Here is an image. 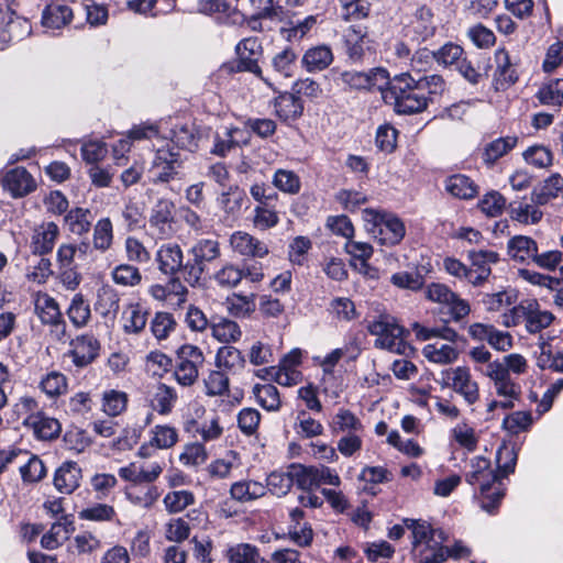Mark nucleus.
<instances>
[{
    "label": "nucleus",
    "instance_id": "12",
    "mask_svg": "<svg viewBox=\"0 0 563 563\" xmlns=\"http://www.w3.org/2000/svg\"><path fill=\"white\" fill-rule=\"evenodd\" d=\"M34 310L43 324L52 327L57 340L66 336V323L63 319L57 301L46 292L34 296Z\"/></svg>",
    "mask_w": 563,
    "mask_h": 563
},
{
    "label": "nucleus",
    "instance_id": "50",
    "mask_svg": "<svg viewBox=\"0 0 563 563\" xmlns=\"http://www.w3.org/2000/svg\"><path fill=\"white\" fill-rule=\"evenodd\" d=\"M113 243V225L109 218H101L93 227V249L102 253L110 250Z\"/></svg>",
    "mask_w": 563,
    "mask_h": 563
},
{
    "label": "nucleus",
    "instance_id": "18",
    "mask_svg": "<svg viewBox=\"0 0 563 563\" xmlns=\"http://www.w3.org/2000/svg\"><path fill=\"white\" fill-rule=\"evenodd\" d=\"M36 180L24 167H14L2 177V187L13 198H23L36 189Z\"/></svg>",
    "mask_w": 563,
    "mask_h": 563
},
{
    "label": "nucleus",
    "instance_id": "61",
    "mask_svg": "<svg viewBox=\"0 0 563 563\" xmlns=\"http://www.w3.org/2000/svg\"><path fill=\"white\" fill-rule=\"evenodd\" d=\"M19 471L23 482L25 483L40 482L46 475L44 463L37 455L32 453H30V459L25 460Z\"/></svg>",
    "mask_w": 563,
    "mask_h": 563
},
{
    "label": "nucleus",
    "instance_id": "52",
    "mask_svg": "<svg viewBox=\"0 0 563 563\" xmlns=\"http://www.w3.org/2000/svg\"><path fill=\"white\" fill-rule=\"evenodd\" d=\"M332 430L336 433H358L363 430L361 420L349 409L340 408L332 420Z\"/></svg>",
    "mask_w": 563,
    "mask_h": 563
},
{
    "label": "nucleus",
    "instance_id": "19",
    "mask_svg": "<svg viewBox=\"0 0 563 563\" xmlns=\"http://www.w3.org/2000/svg\"><path fill=\"white\" fill-rule=\"evenodd\" d=\"M239 56L238 69L262 75L258 58L263 53L260 40L255 36L243 38L235 47Z\"/></svg>",
    "mask_w": 563,
    "mask_h": 563
},
{
    "label": "nucleus",
    "instance_id": "11",
    "mask_svg": "<svg viewBox=\"0 0 563 563\" xmlns=\"http://www.w3.org/2000/svg\"><path fill=\"white\" fill-rule=\"evenodd\" d=\"M426 297L430 301L445 306L454 321L464 319L471 312L470 303L444 284L431 283L428 285Z\"/></svg>",
    "mask_w": 563,
    "mask_h": 563
},
{
    "label": "nucleus",
    "instance_id": "42",
    "mask_svg": "<svg viewBox=\"0 0 563 563\" xmlns=\"http://www.w3.org/2000/svg\"><path fill=\"white\" fill-rule=\"evenodd\" d=\"M423 356L431 363L448 365L459 357L457 350L449 344L430 343L422 349Z\"/></svg>",
    "mask_w": 563,
    "mask_h": 563
},
{
    "label": "nucleus",
    "instance_id": "22",
    "mask_svg": "<svg viewBox=\"0 0 563 563\" xmlns=\"http://www.w3.org/2000/svg\"><path fill=\"white\" fill-rule=\"evenodd\" d=\"M494 60L496 64L493 74V86L495 90H505L516 82L517 73L511 65L508 52L505 48H498L495 52Z\"/></svg>",
    "mask_w": 563,
    "mask_h": 563
},
{
    "label": "nucleus",
    "instance_id": "34",
    "mask_svg": "<svg viewBox=\"0 0 563 563\" xmlns=\"http://www.w3.org/2000/svg\"><path fill=\"white\" fill-rule=\"evenodd\" d=\"M297 465L292 464L288 472H272L266 478V492L268 490L273 495L278 497L285 496L295 484L297 486L296 473Z\"/></svg>",
    "mask_w": 563,
    "mask_h": 563
},
{
    "label": "nucleus",
    "instance_id": "47",
    "mask_svg": "<svg viewBox=\"0 0 563 563\" xmlns=\"http://www.w3.org/2000/svg\"><path fill=\"white\" fill-rule=\"evenodd\" d=\"M538 205L526 201L510 203V217L512 220L522 224H536L542 219V211Z\"/></svg>",
    "mask_w": 563,
    "mask_h": 563
},
{
    "label": "nucleus",
    "instance_id": "1",
    "mask_svg": "<svg viewBox=\"0 0 563 563\" xmlns=\"http://www.w3.org/2000/svg\"><path fill=\"white\" fill-rule=\"evenodd\" d=\"M387 90L384 98L394 104L395 111L399 114H412L423 111L429 102L424 97L419 84L411 74L401 73L387 79Z\"/></svg>",
    "mask_w": 563,
    "mask_h": 563
},
{
    "label": "nucleus",
    "instance_id": "29",
    "mask_svg": "<svg viewBox=\"0 0 563 563\" xmlns=\"http://www.w3.org/2000/svg\"><path fill=\"white\" fill-rule=\"evenodd\" d=\"M332 62V49L324 44L308 48L301 58V65L308 73L322 71L327 69Z\"/></svg>",
    "mask_w": 563,
    "mask_h": 563
},
{
    "label": "nucleus",
    "instance_id": "23",
    "mask_svg": "<svg viewBox=\"0 0 563 563\" xmlns=\"http://www.w3.org/2000/svg\"><path fill=\"white\" fill-rule=\"evenodd\" d=\"M81 468L76 462H64L54 474V486L62 494H71L75 492L81 481Z\"/></svg>",
    "mask_w": 563,
    "mask_h": 563
},
{
    "label": "nucleus",
    "instance_id": "14",
    "mask_svg": "<svg viewBox=\"0 0 563 563\" xmlns=\"http://www.w3.org/2000/svg\"><path fill=\"white\" fill-rule=\"evenodd\" d=\"M468 260L471 262L468 283L479 286L490 276V265L499 262V254L490 250L470 251Z\"/></svg>",
    "mask_w": 563,
    "mask_h": 563
},
{
    "label": "nucleus",
    "instance_id": "15",
    "mask_svg": "<svg viewBox=\"0 0 563 563\" xmlns=\"http://www.w3.org/2000/svg\"><path fill=\"white\" fill-rule=\"evenodd\" d=\"M339 79L350 89H372L376 86L382 88V84L388 79V73L384 68H373L368 71L345 70L340 73Z\"/></svg>",
    "mask_w": 563,
    "mask_h": 563
},
{
    "label": "nucleus",
    "instance_id": "44",
    "mask_svg": "<svg viewBox=\"0 0 563 563\" xmlns=\"http://www.w3.org/2000/svg\"><path fill=\"white\" fill-rule=\"evenodd\" d=\"M296 60V52L290 47H286L273 56L271 66L279 77L291 78L297 68Z\"/></svg>",
    "mask_w": 563,
    "mask_h": 563
},
{
    "label": "nucleus",
    "instance_id": "20",
    "mask_svg": "<svg viewBox=\"0 0 563 563\" xmlns=\"http://www.w3.org/2000/svg\"><path fill=\"white\" fill-rule=\"evenodd\" d=\"M70 344V355L74 364L78 367H85L92 363L100 352V342L91 333L78 335Z\"/></svg>",
    "mask_w": 563,
    "mask_h": 563
},
{
    "label": "nucleus",
    "instance_id": "6",
    "mask_svg": "<svg viewBox=\"0 0 563 563\" xmlns=\"http://www.w3.org/2000/svg\"><path fill=\"white\" fill-rule=\"evenodd\" d=\"M191 258L185 263L184 278L195 286L201 279L207 263H210L220 256V245L217 240L201 239L197 241L189 250Z\"/></svg>",
    "mask_w": 563,
    "mask_h": 563
},
{
    "label": "nucleus",
    "instance_id": "7",
    "mask_svg": "<svg viewBox=\"0 0 563 563\" xmlns=\"http://www.w3.org/2000/svg\"><path fill=\"white\" fill-rule=\"evenodd\" d=\"M554 320V316L548 310H541L534 300H527L511 309L510 316H506L504 324L514 327L521 322L526 323L529 333H538L548 328Z\"/></svg>",
    "mask_w": 563,
    "mask_h": 563
},
{
    "label": "nucleus",
    "instance_id": "51",
    "mask_svg": "<svg viewBox=\"0 0 563 563\" xmlns=\"http://www.w3.org/2000/svg\"><path fill=\"white\" fill-rule=\"evenodd\" d=\"M73 530L71 522L57 521L51 526V529L42 537L41 544L47 550L58 548L69 537Z\"/></svg>",
    "mask_w": 563,
    "mask_h": 563
},
{
    "label": "nucleus",
    "instance_id": "45",
    "mask_svg": "<svg viewBox=\"0 0 563 563\" xmlns=\"http://www.w3.org/2000/svg\"><path fill=\"white\" fill-rule=\"evenodd\" d=\"M122 321L126 333H139L146 325L147 311L139 303H131L124 309Z\"/></svg>",
    "mask_w": 563,
    "mask_h": 563
},
{
    "label": "nucleus",
    "instance_id": "40",
    "mask_svg": "<svg viewBox=\"0 0 563 563\" xmlns=\"http://www.w3.org/2000/svg\"><path fill=\"white\" fill-rule=\"evenodd\" d=\"M246 199V194L239 186H229L227 190L222 191L218 197V205L222 211L228 216L235 218Z\"/></svg>",
    "mask_w": 563,
    "mask_h": 563
},
{
    "label": "nucleus",
    "instance_id": "58",
    "mask_svg": "<svg viewBox=\"0 0 563 563\" xmlns=\"http://www.w3.org/2000/svg\"><path fill=\"white\" fill-rule=\"evenodd\" d=\"M206 395L223 396L229 393L230 379L228 374L219 368L210 371L203 379Z\"/></svg>",
    "mask_w": 563,
    "mask_h": 563
},
{
    "label": "nucleus",
    "instance_id": "31",
    "mask_svg": "<svg viewBox=\"0 0 563 563\" xmlns=\"http://www.w3.org/2000/svg\"><path fill=\"white\" fill-rule=\"evenodd\" d=\"M216 366L229 374H236L245 366V358L242 352L232 345L221 346L216 355Z\"/></svg>",
    "mask_w": 563,
    "mask_h": 563
},
{
    "label": "nucleus",
    "instance_id": "55",
    "mask_svg": "<svg viewBox=\"0 0 563 563\" xmlns=\"http://www.w3.org/2000/svg\"><path fill=\"white\" fill-rule=\"evenodd\" d=\"M195 500L190 490H173L165 495L163 504L169 514H178L194 505Z\"/></svg>",
    "mask_w": 563,
    "mask_h": 563
},
{
    "label": "nucleus",
    "instance_id": "17",
    "mask_svg": "<svg viewBox=\"0 0 563 563\" xmlns=\"http://www.w3.org/2000/svg\"><path fill=\"white\" fill-rule=\"evenodd\" d=\"M465 56L466 55L462 46L449 42L441 46L438 51L431 52L428 49H422L417 52L416 55L412 56V67L416 68L417 64L422 59L433 57L439 65L455 68Z\"/></svg>",
    "mask_w": 563,
    "mask_h": 563
},
{
    "label": "nucleus",
    "instance_id": "30",
    "mask_svg": "<svg viewBox=\"0 0 563 563\" xmlns=\"http://www.w3.org/2000/svg\"><path fill=\"white\" fill-rule=\"evenodd\" d=\"M73 20V11L65 4H49L42 13V26L46 32H54L69 24Z\"/></svg>",
    "mask_w": 563,
    "mask_h": 563
},
{
    "label": "nucleus",
    "instance_id": "43",
    "mask_svg": "<svg viewBox=\"0 0 563 563\" xmlns=\"http://www.w3.org/2000/svg\"><path fill=\"white\" fill-rule=\"evenodd\" d=\"M120 297L118 291L109 285H103L98 289L96 310L102 317L115 316L120 308Z\"/></svg>",
    "mask_w": 563,
    "mask_h": 563
},
{
    "label": "nucleus",
    "instance_id": "16",
    "mask_svg": "<svg viewBox=\"0 0 563 563\" xmlns=\"http://www.w3.org/2000/svg\"><path fill=\"white\" fill-rule=\"evenodd\" d=\"M158 271L166 276H176L178 272L184 274V254L179 244L168 242L162 244L155 254Z\"/></svg>",
    "mask_w": 563,
    "mask_h": 563
},
{
    "label": "nucleus",
    "instance_id": "62",
    "mask_svg": "<svg viewBox=\"0 0 563 563\" xmlns=\"http://www.w3.org/2000/svg\"><path fill=\"white\" fill-rule=\"evenodd\" d=\"M273 184L280 191L289 195L298 194L301 187L298 175L287 169L276 170L273 177Z\"/></svg>",
    "mask_w": 563,
    "mask_h": 563
},
{
    "label": "nucleus",
    "instance_id": "27",
    "mask_svg": "<svg viewBox=\"0 0 563 563\" xmlns=\"http://www.w3.org/2000/svg\"><path fill=\"white\" fill-rule=\"evenodd\" d=\"M537 251V242L527 235H515L507 242V254L517 263L529 264L533 262Z\"/></svg>",
    "mask_w": 563,
    "mask_h": 563
},
{
    "label": "nucleus",
    "instance_id": "21",
    "mask_svg": "<svg viewBox=\"0 0 563 563\" xmlns=\"http://www.w3.org/2000/svg\"><path fill=\"white\" fill-rule=\"evenodd\" d=\"M59 228L54 222H43L36 225L31 238V250L34 255L49 254L59 238Z\"/></svg>",
    "mask_w": 563,
    "mask_h": 563
},
{
    "label": "nucleus",
    "instance_id": "3",
    "mask_svg": "<svg viewBox=\"0 0 563 563\" xmlns=\"http://www.w3.org/2000/svg\"><path fill=\"white\" fill-rule=\"evenodd\" d=\"M363 220L367 232L382 245L399 244L406 234L404 222L393 213L364 209Z\"/></svg>",
    "mask_w": 563,
    "mask_h": 563
},
{
    "label": "nucleus",
    "instance_id": "36",
    "mask_svg": "<svg viewBox=\"0 0 563 563\" xmlns=\"http://www.w3.org/2000/svg\"><path fill=\"white\" fill-rule=\"evenodd\" d=\"M516 136L496 139L487 143L482 152L483 163L492 167L499 158L508 154L517 144Z\"/></svg>",
    "mask_w": 563,
    "mask_h": 563
},
{
    "label": "nucleus",
    "instance_id": "53",
    "mask_svg": "<svg viewBox=\"0 0 563 563\" xmlns=\"http://www.w3.org/2000/svg\"><path fill=\"white\" fill-rule=\"evenodd\" d=\"M67 316L76 328L85 327L91 317L89 305L81 294H76L67 309Z\"/></svg>",
    "mask_w": 563,
    "mask_h": 563
},
{
    "label": "nucleus",
    "instance_id": "4",
    "mask_svg": "<svg viewBox=\"0 0 563 563\" xmlns=\"http://www.w3.org/2000/svg\"><path fill=\"white\" fill-rule=\"evenodd\" d=\"M368 332L376 336L375 346L409 357L416 349L405 341V330L389 316H380L368 323Z\"/></svg>",
    "mask_w": 563,
    "mask_h": 563
},
{
    "label": "nucleus",
    "instance_id": "54",
    "mask_svg": "<svg viewBox=\"0 0 563 563\" xmlns=\"http://www.w3.org/2000/svg\"><path fill=\"white\" fill-rule=\"evenodd\" d=\"M537 97L542 104L561 107L563 104V78L552 79L544 84L539 89Z\"/></svg>",
    "mask_w": 563,
    "mask_h": 563
},
{
    "label": "nucleus",
    "instance_id": "39",
    "mask_svg": "<svg viewBox=\"0 0 563 563\" xmlns=\"http://www.w3.org/2000/svg\"><path fill=\"white\" fill-rule=\"evenodd\" d=\"M405 523L411 530V551L437 542L434 529L427 521L406 519Z\"/></svg>",
    "mask_w": 563,
    "mask_h": 563
},
{
    "label": "nucleus",
    "instance_id": "13",
    "mask_svg": "<svg viewBox=\"0 0 563 563\" xmlns=\"http://www.w3.org/2000/svg\"><path fill=\"white\" fill-rule=\"evenodd\" d=\"M181 165L183 161L178 152L168 148L157 150L151 168L153 183H168L178 178Z\"/></svg>",
    "mask_w": 563,
    "mask_h": 563
},
{
    "label": "nucleus",
    "instance_id": "8",
    "mask_svg": "<svg viewBox=\"0 0 563 563\" xmlns=\"http://www.w3.org/2000/svg\"><path fill=\"white\" fill-rule=\"evenodd\" d=\"M202 351L192 344H184L177 350L175 378L181 386H191L198 379L199 369L203 365Z\"/></svg>",
    "mask_w": 563,
    "mask_h": 563
},
{
    "label": "nucleus",
    "instance_id": "64",
    "mask_svg": "<svg viewBox=\"0 0 563 563\" xmlns=\"http://www.w3.org/2000/svg\"><path fill=\"white\" fill-rule=\"evenodd\" d=\"M190 527L184 518H170L164 525V537L169 542L180 543L189 538Z\"/></svg>",
    "mask_w": 563,
    "mask_h": 563
},
{
    "label": "nucleus",
    "instance_id": "25",
    "mask_svg": "<svg viewBox=\"0 0 563 563\" xmlns=\"http://www.w3.org/2000/svg\"><path fill=\"white\" fill-rule=\"evenodd\" d=\"M230 244L233 251L242 256L262 258L268 254V246L246 232H234L230 238Z\"/></svg>",
    "mask_w": 563,
    "mask_h": 563
},
{
    "label": "nucleus",
    "instance_id": "35",
    "mask_svg": "<svg viewBox=\"0 0 563 563\" xmlns=\"http://www.w3.org/2000/svg\"><path fill=\"white\" fill-rule=\"evenodd\" d=\"M241 134H243V131L233 126H225L222 131H217L210 153L219 157H225L231 150L239 146V135Z\"/></svg>",
    "mask_w": 563,
    "mask_h": 563
},
{
    "label": "nucleus",
    "instance_id": "28",
    "mask_svg": "<svg viewBox=\"0 0 563 563\" xmlns=\"http://www.w3.org/2000/svg\"><path fill=\"white\" fill-rule=\"evenodd\" d=\"M7 16L2 15V22L5 19V26L2 29V42H18L31 34L30 22L16 15L15 11L9 5L7 9Z\"/></svg>",
    "mask_w": 563,
    "mask_h": 563
},
{
    "label": "nucleus",
    "instance_id": "46",
    "mask_svg": "<svg viewBox=\"0 0 563 563\" xmlns=\"http://www.w3.org/2000/svg\"><path fill=\"white\" fill-rule=\"evenodd\" d=\"M253 394L257 404L267 411H278L282 407L279 391L272 384H256Z\"/></svg>",
    "mask_w": 563,
    "mask_h": 563
},
{
    "label": "nucleus",
    "instance_id": "2",
    "mask_svg": "<svg viewBox=\"0 0 563 563\" xmlns=\"http://www.w3.org/2000/svg\"><path fill=\"white\" fill-rule=\"evenodd\" d=\"M465 479L471 485L479 486L482 509L494 514L505 495V487L498 474L490 468L489 460L483 456L472 459L471 470L466 473Z\"/></svg>",
    "mask_w": 563,
    "mask_h": 563
},
{
    "label": "nucleus",
    "instance_id": "24",
    "mask_svg": "<svg viewBox=\"0 0 563 563\" xmlns=\"http://www.w3.org/2000/svg\"><path fill=\"white\" fill-rule=\"evenodd\" d=\"M25 426L29 427L38 440L51 441L59 437L62 426L55 418L48 417L44 412L32 413L26 418Z\"/></svg>",
    "mask_w": 563,
    "mask_h": 563
},
{
    "label": "nucleus",
    "instance_id": "57",
    "mask_svg": "<svg viewBox=\"0 0 563 563\" xmlns=\"http://www.w3.org/2000/svg\"><path fill=\"white\" fill-rule=\"evenodd\" d=\"M90 211L84 208L71 209L65 217L69 231L76 235H84L91 228Z\"/></svg>",
    "mask_w": 563,
    "mask_h": 563
},
{
    "label": "nucleus",
    "instance_id": "60",
    "mask_svg": "<svg viewBox=\"0 0 563 563\" xmlns=\"http://www.w3.org/2000/svg\"><path fill=\"white\" fill-rule=\"evenodd\" d=\"M411 559L415 563H443L445 561V549L438 542L417 548L411 551Z\"/></svg>",
    "mask_w": 563,
    "mask_h": 563
},
{
    "label": "nucleus",
    "instance_id": "41",
    "mask_svg": "<svg viewBox=\"0 0 563 563\" xmlns=\"http://www.w3.org/2000/svg\"><path fill=\"white\" fill-rule=\"evenodd\" d=\"M266 494L264 484L256 481H241L232 484L230 495L240 503H247L263 497Z\"/></svg>",
    "mask_w": 563,
    "mask_h": 563
},
{
    "label": "nucleus",
    "instance_id": "56",
    "mask_svg": "<svg viewBox=\"0 0 563 563\" xmlns=\"http://www.w3.org/2000/svg\"><path fill=\"white\" fill-rule=\"evenodd\" d=\"M522 157L525 162L536 168H548L553 163V153L544 145H532L528 147Z\"/></svg>",
    "mask_w": 563,
    "mask_h": 563
},
{
    "label": "nucleus",
    "instance_id": "59",
    "mask_svg": "<svg viewBox=\"0 0 563 563\" xmlns=\"http://www.w3.org/2000/svg\"><path fill=\"white\" fill-rule=\"evenodd\" d=\"M255 295L250 296L233 294L228 298V309L230 313L238 318H245L253 313L256 309Z\"/></svg>",
    "mask_w": 563,
    "mask_h": 563
},
{
    "label": "nucleus",
    "instance_id": "32",
    "mask_svg": "<svg viewBox=\"0 0 563 563\" xmlns=\"http://www.w3.org/2000/svg\"><path fill=\"white\" fill-rule=\"evenodd\" d=\"M446 192L459 199H473L478 194V186L473 179L463 174L449 176L444 180Z\"/></svg>",
    "mask_w": 563,
    "mask_h": 563
},
{
    "label": "nucleus",
    "instance_id": "9",
    "mask_svg": "<svg viewBox=\"0 0 563 563\" xmlns=\"http://www.w3.org/2000/svg\"><path fill=\"white\" fill-rule=\"evenodd\" d=\"M151 234L161 240L172 239L177 232L175 205L172 200L158 199L151 209L148 218Z\"/></svg>",
    "mask_w": 563,
    "mask_h": 563
},
{
    "label": "nucleus",
    "instance_id": "10",
    "mask_svg": "<svg viewBox=\"0 0 563 563\" xmlns=\"http://www.w3.org/2000/svg\"><path fill=\"white\" fill-rule=\"evenodd\" d=\"M297 487L302 490H312L322 485L338 487L341 485V478L338 472L325 465H297Z\"/></svg>",
    "mask_w": 563,
    "mask_h": 563
},
{
    "label": "nucleus",
    "instance_id": "26",
    "mask_svg": "<svg viewBox=\"0 0 563 563\" xmlns=\"http://www.w3.org/2000/svg\"><path fill=\"white\" fill-rule=\"evenodd\" d=\"M366 27L361 24L351 25L345 33L346 54L351 62H361L368 47Z\"/></svg>",
    "mask_w": 563,
    "mask_h": 563
},
{
    "label": "nucleus",
    "instance_id": "37",
    "mask_svg": "<svg viewBox=\"0 0 563 563\" xmlns=\"http://www.w3.org/2000/svg\"><path fill=\"white\" fill-rule=\"evenodd\" d=\"M177 400V393L173 387L158 384L150 395V404L154 411L159 415H168Z\"/></svg>",
    "mask_w": 563,
    "mask_h": 563
},
{
    "label": "nucleus",
    "instance_id": "63",
    "mask_svg": "<svg viewBox=\"0 0 563 563\" xmlns=\"http://www.w3.org/2000/svg\"><path fill=\"white\" fill-rule=\"evenodd\" d=\"M177 325L174 317L168 312H157L151 321V331L158 341L165 340L175 331Z\"/></svg>",
    "mask_w": 563,
    "mask_h": 563
},
{
    "label": "nucleus",
    "instance_id": "48",
    "mask_svg": "<svg viewBox=\"0 0 563 563\" xmlns=\"http://www.w3.org/2000/svg\"><path fill=\"white\" fill-rule=\"evenodd\" d=\"M224 556L229 563H257L261 560L258 549L250 543H236L228 547Z\"/></svg>",
    "mask_w": 563,
    "mask_h": 563
},
{
    "label": "nucleus",
    "instance_id": "49",
    "mask_svg": "<svg viewBox=\"0 0 563 563\" xmlns=\"http://www.w3.org/2000/svg\"><path fill=\"white\" fill-rule=\"evenodd\" d=\"M212 336L221 343L236 342L242 336L240 325L227 318H221L218 322H212L211 325Z\"/></svg>",
    "mask_w": 563,
    "mask_h": 563
},
{
    "label": "nucleus",
    "instance_id": "38",
    "mask_svg": "<svg viewBox=\"0 0 563 563\" xmlns=\"http://www.w3.org/2000/svg\"><path fill=\"white\" fill-rule=\"evenodd\" d=\"M563 189V177L560 174H553L547 178L543 184L534 188L531 192V200L536 205H547L555 199Z\"/></svg>",
    "mask_w": 563,
    "mask_h": 563
},
{
    "label": "nucleus",
    "instance_id": "5",
    "mask_svg": "<svg viewBox=\"0 0 563 563\" xmlns=\"http://www.w3.org/2000/svg\"><path fill=\"white\" fill-rule=\"evenodd\" d=\"M435 382L442 388H450L460 395L467 405H474L479 399V386L466 366L442 369Z\"/></svg>",
    "mask_w": 563,
    "mask_h": 563
},
{
    "label": "nucleus",
    "instance_id": "33",
    "mask_svg": "<svg viewBox=\"0 0 563 563\" xmlns=\"http://www.w3.org/2000/svg\"><path fill=\"white\" fill-rule=\"evenodd\" d=\"M274 109L280 120L290 121L302 114L303 104L296 93L284 92L275 98Z\"/></svg>",
    "mask_w": 563,
    "mask_h": 563
}]
</instances>
